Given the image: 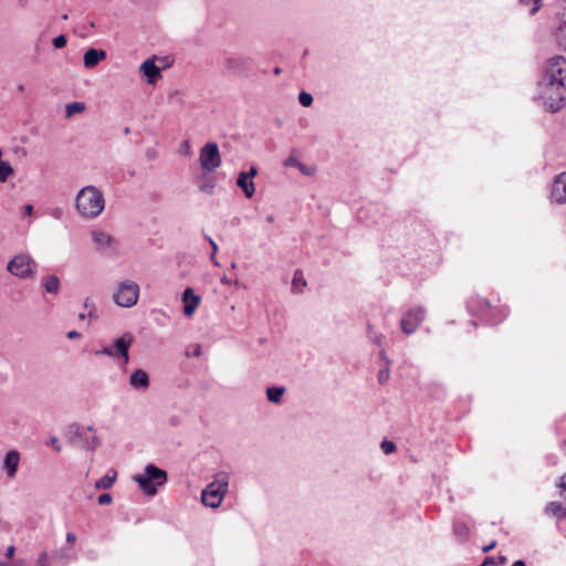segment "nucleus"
Segmentation results:
<instances>
[{"label": "nucleus", "instance_id": "f257e3e1", "mask_svg": "<svg viewBox=\"0 0 566 566\" xmlns=\"http://www.w3.org/2000/svg\"><path fill=\"white\" fill-rule=\"evenodd\" d=\"M76 209L86 218H95L104 210V197L93 186L84 187L76 196Z\"/></svg>", "mask_w": 566, "mask_h": 566}, {"label": "nucleus", "instance_id": "f03ea898", "mask_svg": "<svg viewBox=\"0 0 566 566\" xmlns=\"http://www.w3.org/2000/svg\"><path fill=\"white\" fill-rule=\"evenodd\" d=\"M134 480L147 495L151 496L157 493V486L164 485L166 483L167 473L154 464H148L145 468V473L136 475Z\"/></svg>", "mask_w": 566, "mask_h": 566}, {"label": "nucleus", "instance_id": "7ed1b4c3", "mask_svg": "<svg viewBox=\"0 0 566 566\" xmlns=\"http://www.w3.org/2000/svg\"><path fill=\"white\" fill-rule=\"evenodd\" d=\"M545 105L547 111L556 113L566 103V82H545Z\"/></svg>", "mask_w": 566, "mask_h": 566}, {"label": "nucleus", "instance_id": "20e7f679", "mask_svg": "<svg viewBox=\"0 0 566 566\" xmlns=\"http://www.w3.org/2000/svg\"><path fill=\"white\" fill-rule=\"evenodd\" d=\"M35 269V261L27 254H18L7 264V270L20 279L33 277Z\"/></svg>", "mask_w": 566, "mask_h": 566}, {"label": "nucleus", "instance_id": "39448f33", "mask_svg": "<svg viewBox=\"0 0 566 566\" xmlns=\"http://www.w3.org/2000/svg\"><path fill=\"white\" fill-rule=\"evenodd\" d=\"M134 342L132 334L125 333L114 342L113 347H105L102 350L96 352V355H106L109 357L119 356L123 358V363L127 364L129 360L128 350Z\"/></svg>", "mask_w": 566, "mask_h": 566}, {"label": "nucleus", "instance_id": "423d86ee", "mask_svg": "<svg viewBox=\"0 0 566 566\" xmlns=\"http://www.w3.org/2000/svg\"><path fill=\"white\" fill-rule=\"evenodd\" d=\"M200 166L205 171H213L221 165V155L216 143H207L199 155Z\"/></svg>", "mask_w": 566, "mask_h": 566}, {"label": "nucleus", "instance_id": "0eeeda50", "mask_svg": "<svg viewBox=\"0 0 566 566\" xmlns=\"http://www.w3.org/2000/svg\"><path fill=\"white\" fill-rule=\"evenodd\" d=\"M139 286L136 283H120L118 292L114 295L116 304L123 307H132L138 301Z\"/></svg>", "mask_w": 566, "mask_h": 566}, {"label": "nucleus", "instance_id": "6e6552de", "mask_svg": "<svg viewBox=\"0 0 566 566\" xmlns=\"http://www.w3.org/2000/svg\"><path fill=\"white\" fill-rule=\"evenodd\" d=\"M227 485H228L227 482L220 483L218 485L214 482L210 483L207 486V489L202 491V494H201L202 503L206 506L217 509L221 504L222 497L227 490Z\"/></svg>", "mask_w": 566, "mask_h": 566}, {"label": "nucleus", "instance_id": "1a4fd4ad", "mask_svg": "<svg viewBox=\"0 0 566 566\" xmlns=\"http://www.w3.org/2000/svg\"><path fill=\"white\" fill-rule=\"evenodd\" d=\"M544 81L566 82V60L563 56H555L549 60Z\"/></svg>", "mask_w": 566, "mask_h": 566}, {"label": "nucleus", "instance_id": "9d476101", "mask_svg": "<svg viewBox=\"0 0 566 566\" xmlns=\"http://www.w3.org/2000/svg\"><path fill=\"white\" fill-rule=\"evenodd\" d=\"M424 317L422 307L410 310L401 319V329L405 334H411L416 331Z\"/></svg>", "mask_w": 566, "mask_h": 566}, {"label": "nucleus", "instance_id": "9b49d317", "mask_svg": "<svg viewBox=\"0 0 566 566\" xmlns=\"http://www.w3.org/2000/svg\"><path fill=\"white\" fill-rule=\"evenodd\" d=\"M155 59H148L139 66V72L146 77L149 85H154L161 77L160 69L155 64Z\"/></svg>", "mask_w": 566, "mask_h": 566}, {"label": "nucleus", "instance_id": "f8f14e48", "mask_svg": "<svg viewBox=\"0 0 566 566\" xmlns=\"http://www.w3.org/2000/svg\"><path fill=\"white\" fill-rule=\"evenodd\" d=\"M182 302L185 303L184 314L191 316L200 302V297L195 294L191 287H187L182 293Z\"/></svg>", "mask_w": 566, "mask_h": 566}, {"label": "nucleus", "instance_id": "ddd939ff", "mask_svg": "<svg viewBox=\"0 0 566 566\" xmlns=\"http://www.w3.org/2000/svg\"><path fill=\"white\" fill-rule=\"evenodd\" d=\"M553 199L558 203H566V172L560 174L554 181Z\"/></svg>", "mask_w": 566, "mask_h": 566}, {"label": "nucleus", "instance_id": "4468645a", "mask_svg": "<svg viewBox=\"0 0 566 566\" xmlns=\"http://www.w3.org/2000/svg\"><path fill=\"white\" fill-rule=\"evenodd\" d=\"M106 59V52L104 50L88 49L84 53V66L86 69H94L101 61Z\"/></svg>", "mask_w": 566, "mask_h": 566}, {"label": "nucleus", "instance_id": "2eb2a0df", "mask_svg": "<svg viewBox=\"0 0 566 566\" xmlns=\"http://www.w3.org/2000/svg\"><path fill=\"white\" fill-rule=\"evenodd\" d=\"M92 239L96 244L97 249H105L116 243V240L104 231L95 230L92 232Z\"/></svg>", "mask_w": 566, "mask_h": 566}, {"label": "nucleus", "instance_id": "dca6fc26", "mask_svg": "<svg viewBox=\"0 0 566 566\" xmlns=\"http://www.w3.org/2000/svg\"><path fill=\"white\" fill-rule=\"evenodd\" d=\"M129 384L134 388L147 389L149 387V377L145 370L137 369L130 375Z\"/></svg>", "mask_w": 566, "mask_h": 566}, {"label": "nucleus", "instance_id": "f3484780", "mask_svg": "<svg viewBox=\"0 0 566 566\" xmlns=\"http://www.w3.org/2000/svg\"><path fill=\"white\" fill-rule=\"evenodd\" d=\"M65 437L69 443L76 444L78 440L85 439V429L77 423H72L67 427Z\"/></svg>", "mask_w": 566, "mask_h": 566}, {"label": "nucleus", "instance_id": "a211bd4d", "mask_svg": "<svg viewBox=\"0 0 566 566\" xmlns=\"http://www.w3.org/2000/svg\"><path fill=\"white\" fill-rule=\"evenodd\" d=\"M19 461H20V454L15 450L9 451L6 454L4 468L7 469L8 475L10 478H13L15 475L18 465H19Z\"/></svg>", "mask_w": 566, "mask_h": 566}, {"label": "nucleus", "instance_id": "6ab92c4d", "mask_svg": "<svg viewBox=\"0 0 566 566\" xmlns=\"http://www.w3.org/2000/svg\"><path fill=\"white\" fill-rule=\"evenodd\" d=\"M237 185L239 188L242 189V191L244 192V196L247 198L253 197V195L255 192L254 182H253V180L248 178V176H245L244 171L239 174L238 179H237Z\"/></svg>", "mask_w": 566, "mask_h": 566}, {"label": "nucleus", "instance_id": "aec40b11", "mask_svg": "<svg viewBox=\"0 0 566 566\" xmlns=\"http://www.w3.org/2000/svg\"><path fill=\"white\" fill-rule=\"evenodd\" d=\"M555 40L559 48L566 50V10L560 15V23L556 30Z\"/></svg>", "mask_w": 566, "mask_h": 566}, {"label": "nucleus", "instance_id": "412c9836", "mask_svg": "<svg viewBox=\"0 0 566 566\" xmlns=\"http://www.w3.org/2000/svg\"><path fill=\"white\" fill-rule=\"evenodd\" d=\"M45 291L50 294H57L60 291V280L56 275H49L44 279Z\"/></svg>", "mask_w": 566, "mask_h": 566}, {"label": "nucleus", "instance_id": "4be33fe9", "mask_svg": "<svg viewBox=\"0 0 566 566\" xmlns=\"http://www.w3.org/2000/svg\"><path fill=\"white\" fill-rule=\"evenodd\" d=\"M285 392L284 387H270L266 390L268 399L273 403H279Z\"/></svg>", "mask_w": 566, "mask_h": 566}, {"label": "nucleus", "instance_id": "5701e85b", "mask_svg": "<svg viewBox=\"0 0 566 566\" xmlns=\"http://www.w3.org/2000/svg\"><path fill=\"white\" fill-rule=\"evenodd\" d=\"M116 478H117V473H116V471H113L112 475L107 474L104 478H102L99 481H97L95 483V489H97V490L111 489L112 485L114 484Z\"/></svg>", "mask_w": 566, "mask_h": 566}, {"label": "nucleus", "instance_id": "b1692460", "mask_svg": "<svg viewBox=\"0 0 566 566\" xmlns=\"http://www.w3.org/2000/svg\"><path fill=\"white\" fill-rule=\"evenodd\" d=\"M13 168L11 167L9 161L0 160V181L4 182L7 179L13 175Z\"/></svg>", "mask_w": 566, "mask_h": 566}, {"label": "nucleus", "instance_id": "393cba45", "mask_svg": "<svg viewBox=\"0 0 566 566\" xmlns=\"http://www.w3.org/2000/svg\"><path fill=\"white\" fill-rule=\"evenodd\" d=\"M85 111V104L82 102H74L67 104L65 107L66 117H71L76 113H82Z\"/></svg>", "mask_w": 566, "mask_h": 566}, {"label": "nucleus", "instance_id": "a878e982", "mask_svg": "<svg viewBox=\"0 0 566 566\" xmlns=\"http://www.w3.org/2000/svg\"><path fill=\"white\" fill-rule=\"evenodd\" d=\"M566 510L563 509L562 504L558 502H551L547 505V513L554 516H566Z\"/></svg>", "mask_w": 566, "mask_h": 566}, {"label": "nucleus", "instance_id": "bb28decb", "mask_svg": "<svg viewBox=\"0 0 566 566\" xmlns=\"http://www.w3.org/2000/svg\"><path fill=\"white\" fill-rule=\"evenodd\" d=\"M521 2L524 6H532L530 9L531 14H535L542 6V0H521Z\"/></svg>", "mask_w": 566, "mask_h": 566}, {"label": "nucleus", "instance_id": "cd10ccee", "mask_svg": "<svg viewBox=\"0 0 566 566\" xmlns=\"http://www.w3.org/2000/svg\"><path fill=\"white\" fill-rule=\"evenodd\" d=\"M454 533L457 536L467 538L469 535V527L465 524H457L454 527Z\"/></svg>", "mask_w": 566, "mask_h": 566}, {"label": "nucleus", "instance_id": "c85d7f7f", "mask_svg": "<svg viewBox=\"0 0 566 566\" xmlns=\"http://www.w3.org/2000/svg\"><path fill=\"white\" fill-rule=\"evenodd\" d=\"M298 101L304 107H308L313 103V97L310 93L301 92L298 95Z\"/></svg>", "mask_w": 566, "mask_h": 566}, {"label": "nucleus", "instance_id": "c756f323", "mask_svg": "<svg viewBox=\"0 0 566 566\" xmlns=\"http://www.w3.org/2000/svg\"><path fill=\"white\" fill-rule=\"evenodd\" d=\"M292 284H293L294 287H297V286H303L304 287V286H306V281L302 276V271L297 270L294 273V277H293Z\"/></svg>", "mask_w": 566, "mask_h": 566}, {"label": "nucleus", "instance_id": "7c9ffc66", "mask_svg": "<svg viewBox=\"0 0 566 566\" xmlns=\"http://www.w3.org/2000/svg\"><path fill=\"white\" fill-rule=\"evenodd\" d=\"M381 449L386 454L392 453L396 450V444L392 441L384 440Z\"/></svg>", "mask_w": 566, "mask_h": 566}, {"label": "nucleus", "instance_id": "2f4dec72", "mask_svg": "<svg viewBox=\"0 0 566 566\" xmlns=\"http://www.w3.org/2000/svg\"><path fill=\"white\" fill-rule=\"evenodd\" d=\"M52 44L55 49H62L66 45V38L65 35L61 34L53 39Z\"/></svg>", "mask_w": 566, "mask_h": 566}, {"label": "nucleus", "instance_id": "473e14b6", "mask_svg": "<svg viewBox=\"0 0 566 566\" xmlns=\"http://www.w3.org/2000/svg\"><path fill=\"white\" fill-rule=\"evenodd\" d=\"M83 442L88 450H94L99 444V441L95 436L91 440L85 437Z\"/></svg>", "mask_w": 566, "mask_h": 566}, {"label": "nucleus", "instance_id": "72a5a7b5", "mask_svg": "<svg viewBox=\"0 0 566 566\" xmlns=\"http://www.w3.org/2000/svg\"><path fill=\"white\" fill-rule=\"evenodd\" d=\"M84 307L88 311V317H97L95 314V305L88 297L84 302Z\"/></svg>", "mask_w": 566, "mask_h": 566}, {"label": "nucleus", "instance_id": "f704fd0d", "mask_svg": "<svg viewBox=\"0 0 566 566\" xmlns=\"http://www.w3.org/2000/svg\"><path fill=\"white\" fill-rule=\"evenodd\" d=\"M284 165L287 167L295 166L298 169H303V164L293 156L287 157L286 160L284 161Z\"/></svg>", "mask_w": 566, "mask_h": 566}, {"label": "nucleus", "instance_id": "c9c22d12", "mask_svg": "<svg viewBox=\"0 0 566 566\" xmlns=\"http://www.w3.org/2000/svg\"><path fill=\"white\" fill-rule=\"evenodd\" d=\"M389 378V368L386 367L378 373V380L380 384H385Z\"/></svg>", "mask_w": 566, "mask_h": 566}, {"label": "nucleus", "instance_id": "e433bc0d", "mask_svg": "<svg viewBox=\"0 0 566 566\" xmlns=\"http://www.w3.org/2000/svg\"><path fill=\"white\" fill-rule=\"evenodd\" d=\"M99 505H106L112 502V496L108 493L101 494L97 499Z\"/></svg>", "mask_w": 566, "mask_h": 566}, {"label": "nucleus", "instance_id": "4c0bfd02", "mask_svg": "<svg viewBox=\"0 0 566 566\" xmlns=\"http://www.w3.org/2000/svg\"><path fill=\"white\" fill-rule=\"evenodd\" d=\"M38 566H50V563H49V556H48V553L46 552H43L39 559H38Z\"/></svg>", "mask_w": 566, "mask_h": 566}, {"label": "nucleus", "instance_id": "58836bf2", "mask_svg": "<svg viewBox=\"0 0 566 566\" xmlns=\"http://www.w3.org/2000/svg\"><path fill=\"white\" fill-rule=\"evenodd\" d=\"M158 157V151L156 148H148L146 150V158L148 160H155Z\"/></svg>", "mask_w": 566, "mask_h": 566}, {"label": "nucleus", "instance_id": "ea45409f", "mask_svg": "<svg viewBox=\"0 0 566 566\" xmlns=\"http://www.w3.org/2000/svg\"><path fill=\"white\" fill-rule=\"evenodd\" d=\"M180 153L184 154V155H187V156L190 155V143H189V140H185L181 144Z\"/></svg>", "mask_w": 566, "mask_h": 566}, {"label": "nucleus", "instance_id": "a19ab883", "mask_svg": "<svg viewBox=\"0 0 566 566\" xmlns=\"http://www.w3.org/2000/svg\"><path fill=\"white\" fill-rule=\"evenodd\" d=\"M14 553H15V547H14L13 545H10V546L7 548V551H6V554H4V555H6V557H7L8 559H12V558H13V556H14Z\"/></svg>", "mask_w": 566, "mask_h": 566}, {"label": "nucleus", "instance_id": "79ce46f5", "mask_svg": "<svg viewBox=\"0 0 566 566\" xmlns=\"http://www.w3.org/2000/svg\"><path fill=\"white\" fill-rule=\"evenodd\" d=\"M50 444L56 450V451H61V444L57 440V438H51L50 440Z\"/></svg>", "mask_w": 566, "mask_h": 566}, {"label": "nucleus", "instance_id": "37998d69", "mask_svg": "<svg viewBox=\"0 0 566 566\" xmlns=\"http://www.w3.org/2000/svg\"><path fill=\"white\" fill-rule=\"evenodd\" d=\"M496 546V542L495 541H492L489 545L484 546L482 548L483 553H489L491 552L494 547Z\"/></svg>", "mask_w": 566, "mask_h": 566}, {"label": "nucleus", "instance_id": "c03bdc74", "mask_svg": "<svg viewBox=\"0 0 566 566\" xmlns=\"http://www.w3.org/2000/svg\"><path fill=\"white\" fill-rule=\"evenodd\" d=\"M256 174L258 169L255 167H251V169L248 172H245V176H248V178L252 180V178L256 176Z\"/></svg>", "mask_w": 566, "mask_h": 566}, {"label": "nucleus", "instance_id": "a18cd8bd", "mask_svg": "<svg viewBox=\"0 0 566 566\" xmlns=\"http://www.w3.org/2000/svg\"><path fill=\"white\" fill-rule=\"evenodd\" d=\"M80 336H81V334L76 331H71L67 333V338H70V339L78 338Z\"/></svg>", "mask_w": 566, "mask_h": 566}, {"label": "nucleus", "instance_id": "49530a36", "mask_svg": "<svg viewBox=\"0 0 566 566\" xmlns=\"http://www.w3.org/2000/svg\"><path fill=\"white\" fill-rule=\"evenodd\" d=\"M76 539V536L73 533L66 534V542L73 544Z\"/></svg>", "mask_w": 566, "mask_h": 566}, {"label": "nucleus", "instance_id": "de8ad7c7", "mask_svg": "<svg viewBox=\"0 0 566 566\" xmlns=\"http://www.w3.org/2000/svg\"><path fill=\"white\" fill-rule=\"evenodd\" d=\"M24 213L25 214H32L33 213V206L32 205H25L24 206Z\"/></svg>", "mask_w": 566, "mask_h": 566}, {"label": "nucleus", "instance_id": "09e8293b", "mask_svg": "<svg viewBox=\"0 0 566 566\" xmlns=\"http://www.w3.org/2000/svg\"><path fill=\"white\" fill-rule=\"evenodd\" d=\"M209 243H210V245H211V248H212V253H213V254H216V253H217V251H218V245H217V243H216L211 238H209Z\"/></svg>", "mask_w": 566, "mask_h": 566}, {"label": "nucleus", "instance_id": "8fccbe9b", "mask_svg": "<svg viewBox=\"0 0 566 566\" xmlns=\"http://www.w3.org/2000/svg\"><path fill=\"white\" fill-rule=\"evenodd\" d=\"M559 488L566 491V473L560 478Z\"/></svg>", "mask_w": 566, "mask_h": 566}, {"label": "nucleus", "instance_id": "3c124183", "mask_svg": "<svg viewBox=\"0 0 566 566\" xmlns=\"http://www.w3.org/2000/svg\"><path fill=\"white\" fill-rule=\"evenodd\" d=\"M302 174L306 175V176H310L313 174V171L307 168L306 166L303 165V169H300Z\"/></svg>", "mask_w": 566, "mask_h": 566}, {"label": "nucleus", "instance_id": "603ef678", "mask_svg": "<svg viewBox=\"0 0 566 566\" xmlns=\"http://www.w3.org/2000/svg\"><path fill=\"white\" fill-rule=\"evenodd\" d=\"M221 282L224 283V284H229V285H231L233 283H237V281L229 280L227 276H223L221 279Z\"/></svg>", "mask_w": 566, "mask_h": 566}, {"label": "nucleus", "instance_id": "864d4df0", "mask_svg": "<svg viewBox=\"0 0 566 566\" xmlns=\"http://www.w3.org/2000/svg\"><path fill=\"white\" fill-rule=\"evenodd\" d=\"M193 355L195 356H200L201 355V346L200 345H197L195 352H193Z\"/></svg>", "mask_w": 566, "mask_h": 566}, {"label": "nucleus", "instance_id": "5fc2aeb1", "mask_svg": "<svg viewBox=\"0 0 566 566\" xmlns=\"http://www.w3.org/2000/svg\"><path fill=\"white\" fill-rule=\"evenodd\" d=\"M17 90L19 93L23 94L25 92V86L23 84H20L17 86Z\"/></svg>", "mask_w": 566, "mask_h": 566}, {"label": "nucleus", "instance_id": "6e6d98bb", "mask_svg": "<svg viewBox=\"0 0 566 566\" xmlns=\"http://www.w3.org/2000/svg\"><path fill=\"white\" fill-rule=\"evenodd\" d=\"M505 562H506L505 556H499V560L496 562V565L497 564H500V565L505 564Z\"/></svg>", "mask_w": 566, "mask_h": 566}, {"label": "nucleus", "instance_id": "4d7b16f0", "mask_svg": "<svg viewBox=\"0 0 566 566\" xmlns=\"http://www.w3.org/2000/svg\"><path fill=\"white\" fill-rule=\"evenodd\" d=\"M512 566H526V564L523 560H516Z\"/></svg>", "mask_w": 566, "mask_h": 566}, {"label": "nucleus", "instance_id": "13d9d810", "mask_svg": "<svg viewBox=\"0 0 566 566\" xmlns=\"http://www.w3.org/2000/svg\"><path fill=\"white\" fill-rule=\"evenodd\" d=\"M227 64H228L229 67H233L234 64H235V61L230 59V60L227 61Z\"/></svg>", "mask_w": 566, "mask_h": 566}, {"label": "nucleus", "instance_id": "bf43d9fd", "mask_svg": "<svg viewBox=\"0 0 566 566\" xmlns=\"http://www.w3.org/2000/svg\"><path fill=\"white\" fill-rule=\"evenodd\" d=\"M0 566H17V565L0 560Z\"/></svg>", "mask_w": 566, "mask_h": 566}, {"label": "nucleus", "instance_id": "052dcab7", "mask_svg": "<svg viewBox=\"0 0 566 566\" xmlns=\"http://www.w3.org/2000/svg\"><path fill=\"white\" fill-rule=\"evenodd\" d=\"M211 261L213 262L214 265H219V262L217 261V258H216V254H211Z\"/></svg>", "mask_w": 566, "mask_h": 566}, {"label": "nucleus", "instance_id": "680f3d73", "mask_svg": "<svg viewBox=\"0 0 566 566\" xmlns=\"http://www.w3.org/2000/svg\"><path fill=\"white\" fill-rule=\"evenodd\" d=\"M266 221L270 222V223L273 222L274 221V217L272 214L268 216Z\"/></svg>", "mask_w": 566, "mask_h": 566}, {"label": "nucleus", "instance_id": "e2e57ef3", "mask_svg": "<svg viewBox=\"0 0 566 566\" xmlns=\"http://www.w3.org/2000/svg\"><path fill=\"white\" fill-rule=\"evenodd\" d=\"M274 74H276V75L281 74V69L280 67H275L274 69Z\"/></svg>", "mask_w": 566, "mask_h": 566}, {"label": "nucleus", "instance_id": "0e129e2a", "mask_svg": "<svg viewBox=\"0 0 566 566\" xmlns=\"http://www.w3.org/2000/svg\"><path fill=\"white\" fill-rule=\"evenodd\" d=\"M78 318H80V319H84V318H85V314L81 313V314L78 315Z\"/></svg>", "mask_w": 566, "mask_h": 566}, {"label": "nucleus", "instance_id": "69168bd1", "mask_svg": "<svg viewBox=\"0 0 566 566\" xmlns=\"http://www.w3.org/2000/svg\"><path fill=\"white\" fill-rule=\"evenodd\" d=\"M129 132H130L129 127H126V128L124 129V133H125V134H129Z\"/></svg>", "mask_w": 566, "mask_h": 566}, {"label": "nucleus", "instance_id": "338daca9", "mask_svg": "<svg viewBox=\"0 0 566 566\" xmlns=\"http://www.w3.org/2000/svg\"><path fill=\"white\" fill-rule=\"evenodd\" d=\"M62 19H63V20H67V19H69V15H67V14H63V15H62Z\"/></svg>", "mask_w": 566, "mask_h": 566}, {"label": "nucleus", "instance_id": "774afa93", "mask_svg": "<svg viewBox=\"0 0 566 566\" xmlns=\"http://www.w3.org/2000/svg\"><path fill=\"white\" fill-rule=\"evenodd\" d=\"M61 214V210L57 209L56 212H55V216L59 217Z\"/></svg>", "mask_w": 566, "mask_h": 566}]
</instances>
